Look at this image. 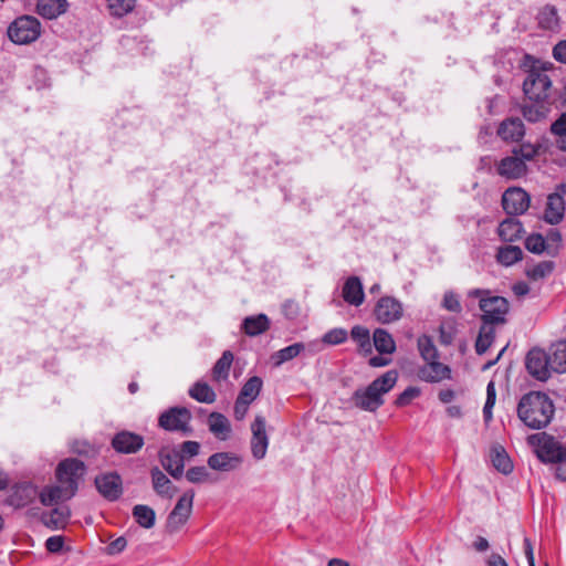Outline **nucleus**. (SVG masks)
Instances as JSON below:
<instances>
[{
	"mask_svg": "<svg viewBox=\"0 0 566 566\" xmlns=\"http://www.w3.org/2000/svg\"><path fill=\"white\" fill-rule=\"evenodd\" d=\"M555 407L551 398L539 391H531L520 399L517 405L518 419L530 429L545 428L554 416Z\"/></svg>",
	"mask_w": 566,
	"mask_h": 566,
	"instance_id": "obj_1",
	"label": "nucleus"
},
{
	"mask_svg": "<svg viewBox=\"0 0 566 566\" xmlns=\"http://www.w3.org/2000/svg\"><path fill=\"white\" fill-rule=\"evenodd\" d=\"M398 380V373L395 369L388 370L376 378L365 389H357L352 397L355 407L374 412L385 402L384 396L388 394Z\"/></svg>",
	"mask_w": 566,
	"mask_h": 566,
	"instance_id": "obj_2",
	"label": "nucleus"
},
{
	"mask_svg": "<svg viewBox=\"0 0 566 566\" xmlns=\"http://www.w3.org/2000/svg\"><path fill=\"white\" fill-rule=\"evenodd\" d=\"M469 297L479 298V306L482 311V321L484 324H503L505 315L509 312V302L505 297L492 295L488 290H471Z\"/></svg>",
	"mask_w": 566,
	"mask_h": 566,
	"instance_id": "obj_3",
	"label": "nucleus"
},
{
	"mask_svg": "<svg viewBox=\"0 0 566 566\" xmlns=\"http://www.w3.org/2000/svg\"><path fill=\"white\" fill-rule=\"evenodd\" d=\"M41 23L32 15H21L12 21L8 28L9 39L18 44H28L39 39Z\"/></svg>",
	"mask_w": 566,
	"mask_h": 566,
	"instance_id": "obj_4",
	"label": "nucleus"
},
{
	"mask_svg": "<svg viewBox=\"0 0 566 566\" xmlns=\"http://www.w3.org/2000/svg\"><path fill=\"white\" fill-rule=\"evenodd\" d=\"M528 442L537 447V455L543 462H566V447L555 441L545 432L530 436Z\"/></svg>",
	"mask_w": 566,
	"mask_h": 566,
	"instance_id": "obj_5",
	"label": "nucleus"
},
{
	"mask_svg": "<svg viewBox=\"0 0 566 566\" xmlns=\"http://www.w3.org/2000/svg\"><path fill=\"white\" fill-rule=\"evenodd\" d=\"M191 413L185 407H172L159 416L158 424L167 431H179L184 434L191 433Z\"/></svg>",
	"mask_w": 566,
	"mask_h": 566,
	"instance_id": "obj_6",
	"label": "nucleus"
},
{
	"mask_svg": "<svg viewBox=\"0 0 566 566\" xmlns=\"http://www.w3.org/2000/svg\"><path fill=\"white\" fill-rule=\"evenodd\" d=\"M552 81L541 71L532 70L524 83L523 91L530 101H548Z\"/></svg>",
	"mask_w": 566,
	"mask_h": 566,
	"instance_id": "obj_7",
	"label": "nucleus"
},
{
	"mask_svg": "<svg viewBox=\"0 0 566 566\" xmlns=\"http://www.w3.org/2000/svg\"><path fill=\"white\" fill-rule=\"evenodd\" d=\"M84 473V463L77 459H65L59 463L55 470L57 482L65 489L73 488L74 494Z\"/></svg>",
	"mask_w": 566,
	"mask_h": 566,
	"instance_id": "obj_8",
	"label": "nucleus"
},
{
	"mask_svg": "<svg viewBox=\"0 0 566 566\" xmlns=\"http://www.w3.org/2000/svg\"><path fill=\"white\" fill-rule=\"evenodd\" d=\"M525 366L530 375L539 381H546L554 371L548 353L541 348H532L527 353Z\"/></svg>",
	"mask_w": 566,
	"mask_h": 566,
	"instance_id": "obj_9",
	"label": "nucleus"
},
{
	"mask_svg": "<svg viewBox=\"0 0 566 566\" xmlns=\"http://www.w3.org/2000/svg\"><path fill=\"white\" fill-rule=\"evenodd\" d=\"M495 171L503 179L512 181L526 177L528 167L520 156L511 151V155L495 163Z\"/></svg>",
	"mask_w": 566,
	"mask_h": 566,
	"instance_id": "obj_10",
	"label": "nucleus"
},
{
	"mask_svg": "<svg viewBox=\"0 0 566 566\" xmlns=\"http://www.w3.org/2000/svg\"><path fill=\"white\" fill-rule=\"evenodd\" d=\"M374 315L377 322L381 324L395 323L403 315L402 303L392 296H382L375 305Z\"/></svg>",
	"mask_w": 566,
	"mask_h": 566,
	"instance_id": "obj_11",
	"label": "nucleus"
},
{
	"mask_svg": "<svg viewBox=\"0 0 566 566\" xmlns=\"http://www.w3.org/2000/svg\"><path fill=\"white\" fill-rule=\"evenodd\" d=\"M528 193L520 187H511L502 196V206L510 216L523 214L530 207Z\"/></svg>",
	"mask_w": 566,
	"mask_h": 566,
	"instance_id": "obj_12",
	"label": "nucleus"
},
{
	"mask_svg": "<svg viewBox=\"0 0 566 566\" xmlns=\"http://www.w3.org/2000/svg\"><path fill=\"white\" fill-rule=\"evenodd\" d=\"M39 497V489L31 482L14 484L7 499V503L14 509H23Z\"/></svg>",
	"mask_w": 566,
	"mask_h": 566,
	"instance_id": "obj_13",
	"label": "nucleus"
},
{
	"mask_svg": "<svg viewBox=\"0 0 566 566\" xmlns=\"http://www.w3.org/2000/svg\"><path fill=\"white\" fill-rule=\"evenodd\" d=\"M266 421L263 416H256L254 421L251 423V452L254 459L262 460L268 451L269 437L266 434Z\"/></svg>",
	"mask_w": 566,
	"mask_h": 566,
	"instance_id": "obj_14",
	"label": "nucleus"
},
{
	"mask_svg": "<svg viewBox=\"0 0 566 566\" xmlns=\"http://www.w3.org/2000/svg\"><path fill=\"white\" fill-rule=\"evenodd\" d=\"M143 446L144 438L140 434L126 430L117 432L112 439V447L118 453H136Z\"/></svg>",
	"mask_w": 566,
	"mask_h": 566,
	"instance_id": "obj_15",
	"label": "nucleus"
},
{
	"mask_svg": "<svg viewBox=\"0 0 566 566\" xmlns=\"http://www.w3.org/2000/svg\"><path fill=\"white\" fill-rule=\"evenodd\" d=\"M159 461L163 468L176 480L184 475L185 464L178 449L164 447L159 451Z\"/></svg>",
	"mask_w": 566,
	"mask_h": 566,
	"instance_id": "obj_16",
	"label": "nucleus"
},
{
	"mask_svg": "<svg viewBox=\"0 0 566 566\" xmlns=\"http://www.w3.org/2000/svg\"><path fill=\"white\" fill-rule=\"evenodd\" d=\"M496 133L505 143H520L525 136V126L522 119L510 117L500 123Z\"/></svg>",
	"mask_w": 566,
	"mask_h": 566,
	"instance_id": "obj_17",
	"label": "nucleus"
},
{
	"mask_svg": "<svg viewBox=\"0 0 566 566\" xmlns=\"http://www.w3.org/2000/svg\"><path fill=\"white\" fill-rule=\"evenodd\" d=\"M98 492L107 500L115 501L122 494V480L117 473H107L95 479Z\"/></svg>",
	"mask_w": 566,
	"mask_h": 566,
	"instance_id": "obj_18",
	"label": "nucleus"
},
{
	"mask_svg": "<svg viewBox=\"0 0 566 566\" xmlns=\"http://www.w3.org/2000/svg\"><path fill=\"white\" fill-rule=\"evenodd\" d=\"M421 380L427 382H440L451 378V369L449 366L440 363L438 359L427 361L418 373Z\"/></svg>",
	"mask_w": 566,
	"mask_h": 566,
	"instance_id": "obj_19",
	"label": "nucleus"
},
{
	"mask_svg": "<svg viewBox=\"0 0 566 566\" xmlns=\"http://www.w3.org/2000/svg\"><path fill=\"white\" fill-rule=\"evenodd\" d=\"M73 496L74 489H65L60 483L56 485H46L39 491V500L44 506H52L61 501H67Z\"/></svg>",
	"mask_w": 566,
	"mask_h": 566,
	"instance_id": "obj_20",
	"label": "nucleus"
},
{
	"mask_svg": "<svg viewBox=\"0 0 566 566\" xmlns=\"http://www.w3.org/2000/svg\"><path fill=\"white\" fill-rule=\"evenodd\" d=\"M207 462L212 470L230 472L240 467L242 459L232 452H217L211 454Z\"/></svg>",
	"mask_w": 566,
	"mask_h": 566,
	"instance_id": "obj_21",
	"label": "nucleus"
},
{
	"mask_svg": "<svg viewBox=\"0 0 566 566\" xmlns=\"http://www.w3.org/2000/svg\"><path fill=\"white\" fill-rule=\"evenodd\" d=\"M565 213V201L558 193H551L547 197V205L544 213V220L549 224L559 223Z\"/></svg>",
	"mask_w": 566,
	"mask_h": 566,
	"instance_id": "obj_22",
	"label": "nucleus"
},
{
	"mask_svg": "<svg viewBox=\"0 0 566 566\" xmlns=\"http://www.w3.org/2000/svg\"><path fill=\"white\" fill-rule=\"evenodd\" d=\"M150 476L154 491L159 496L171 499L176 494L177 488L158 468H153L150 470Z\"/></svg>",
	"mask_w": 566,
	"mask_h": 566,
	"instance_id": "obj_23",
	"label": "nucleus"
},
{
	"mask_svg": "<svg viewBox=\"0 0 566 566\" xmlns=\"http://www.w3.org/2000/svg\"><path fill=\"white\" fill-rule=\"evenodd\" d=\"M343 298L350 305L359 306L364 302V290L357 276H350L343 286Z\"/></svg>",
	"mask_w": 566,
	"mask_h": 566,
	"instance_id": "obj_24",
	"label": "nucleus"
},
{
	"mask_svg": "<svg viewBox=\"0 0 566 566\" xmlns=\"http://www.w3.org/2000/svg\"><path fill=\"white\" fill-rule=\"evenodd\" d=\"M551 109L548 101H530L522 107L524 118L531 123L544 119Z\"/></svg>",
	"mask_w": 566,
	"mask_h": 566,
	"instance_id": "obj_25",
	"label": "nucleus"
},
{
	"mask_svg": "<svg viewBox=\"0 0 566 566\" xmlns=\"http://www.w3.org/2000/svg\"><path fill=\"white\" fill-rule=\"evenodd\" d=\"M66 0H38L36 12L49 20L55 19L67 9Z\"/></svg>",
	"mask_w": 566,
	"mask_h": 566,
	"instance_id": "obj_26",
	"label": "nucleus"
},
{
	"mask_svg": "<svg viewBox=\"0 0 566 566\" xmlns=\"http://www.w3.org/2000/svg\"><path fill=\"white\" fill-rule=\"evenodd\" d=\"M270 328V319L265 314L248 316L242 322V329L248 336H258Z\"/></svg>",
	"mask_w": 566,
	"mask_h": 566,
	"instance_id": "obj_27",
	"label": "nucleus"
},
{
	"mask_svg": "<svg viewBox=\"0 0 566 566\" xmlns=\"http://www.w3.org/2000/svg\"><path fill=\"white\" fill-rule=\"evenodd\" d=\"M70 518L67 507H55L50 513L42 515L43 524L51 530L64 528Z\"/></svg>",
	"mask_w": 566,
	"mask_h": 566,
	"instance_id": "obj_28",
	"label": "nucleus"
},
{
	"mask_svg": "<svg viewBox=\"0 0 566 566\" xmlns=\"http://www.w3.org/2000/svg\"><path fill=\"white\" fill-rule=\"evenodd\" d=\"M209 430L220 440L228 439L231 432L229 420L219 412L210 413L208 418Z\"/></svg>",
	"mask_w": 566,
	"mask_h": 566,
	"instance_id": "obj_29",
	"label": "nucleus"
},
{
	"mask_svg": "<svg viewBox=\"0 0 566 566\" xmlns=\"http://www.w3.org/2000/svg\"><path fill=\"white\" fill-rule=\"evenodd\" d=\"M522 231V223L514 218L503 220L497 228L500 238L506 242H513L520 239Z\"/></svg>",
	"mask_w": 566,
	"mask_h": 566,
	"instance_id": "obj_30",
	"label": "nucleus"
},
{
	"mask_svg": "<svg viewBox=\"0 0 566 566\" xmlns=\"http://www.w3.org/2000/svg\"><path fill=\"white\" fill-rule=\"evenodd\" d=\"M549 358L553 370L566 373V340H558L549 347Z\"/></svg>",
	"mask_w": 566,
	"mask_h": 566,
	"instance_id": "obj_31",
	"label": "nucleus"
},
{
	"mask_svg": "<svg viewBox=\"0 0 566 566\" xmlns=\"http://www.w3.org/2000/svg\"><path fill=\"white\" fill-rule=\"evenodd\" d=\"M538 25L548 31H558L559 29V18L557 10L554 6H545L541 9L538 15Z\"/></svg>",
	"mask_w": 566,
	"mask_h": 566,
	"instance_id": "obj_32",
	"label": "nucleus"
},
{
	"mask_svg": "<svg viewBox=\"0 0 566 566\" xmlns=\"http://www.w3.org/2000/svg\"><path fill=\"white\" fill-rule=\"evenodd\" d=\"M373 340L379 354H392L396 350V343L392 336L382 328H377L374 332Z\"/></svg>",
	"mask_w": 566,
	"mask_h": 566,
	"instance_id": "obj_33",
	"label": "nucleus"
},
{
	"mask_svg": "<svg viewBox=\"0 0 566 566\" xmlns=\"http://www.w3.org/2000/svg\"><path fill=\"white\" fill-rule=\"evenodd\" d=\"M555 269V262L551 260L541 261L533 265H527L525 270L526 276L532 281H541L549 276Z\"/></svg>",
	"mask_w": 566,
	"mask_h": 566,
	"instance_id": "obj_34",
	"label": "nucleus"
},
{
	"mask_svg": "<svg viewBox=\"0 0 566 566\" xmlns=\"http://www.w3.org/2000/svg\"><path fill=\"white\" fill-rule=\"evenodd\" d=\"M305 349V346L303 343H294L290 346H286L277 352H275L271 359L274 364V366H281L282 364L292 360L293 358L297 357L303 350Z\"/></svg>",
	"mask_w": 566,
	"mask_h": 566,
	"instance_id": "obj_35",
	"label": "nucleus"
},
{
	"mask_svg": "<svg viewBox=\"0 0 566 566\" xmlns=\"http://www.w3.org/2000/svg\"><path fill=\"white\" fill-rule=\"evenodd\" d=\"M133 516L137 524L144 528H151L155 525L156 514L148 505H135L133 507Z\"/></svg>",
	"mask_w": 566,
	"mask_h": 566,
	"instance_id": "obj_36",
	"label": "nucleus"
},
{
	"mask_svg": "<svg viewBox=\"0 0 566 566\" xmlns=\"http://www.w3.org/2000/svg\"><path fill=\"white\" fill-rule=\"evenodd\" d=\"M523 251L516 245H504L499 248L496 260L504 266H510L522 260Z\"/></svg>",
	"mask_w": 566,
	"mask_h": 566,
	"instance_id": "obj_37",
	"label": "nucleus"
},
{
	"mask_svg": "<svg viewBox=\"0 0 566 566\" xmlns=\"http://www.w3.org/2000/svg\"><path fill=\"white\" fill-rule=\"evenodd\" d=\"M233 361V354L226 350L222 356L217 360L212 368V378L216 381L224 380L229 376V370Z\"/></svg>",
	"mask_w": 566,
	"mask_h": 566,
	"instance_id": "obj_38",
	"label": "nucleus"
},
{
	"mask_svg": "<svg viewBox=\"0 0 566 566\" xmlns=\"http://www.w3.org/2000/svg\"><path fill=\"white\" fill-rule=\"evenodd\" d=\"M189 395L191 398L203 403H212L216 400V392L213 389L207 382L202 381L196 382L189 389Z\"/></svg>",
	"mask_w": 566,
	"mask_h": 566,
	"instance_id": "obj_39",
	"label": "nucleus"
},
{
	"mask_svg": "<svg viewBox=\"0 0 566 566\" xmlns=\"http://www.w3.org/2000/svg\"><path fill=\"white\" fill-rule=\"evenodd\" d=\"M491 460L494 468L503 474H509L513 470V464L502 447H494L491 451Z\"/></svg>",
	"mask_w": 566,
	"mask_h": 566,
	"instance_id": "obj_40",
	"label": "nucleus"
},
{
	"mask_svg": "<svg viewBox=\"0 0 566 566\" xmlns=\"http://www.w3.org/2000/svg\"><path fill=\"white\" fill-rule=\"evenodd\" d=\"M193 497L195 492L192 490L186 491L177 501L171 513L188 521L192 512Z\"/></svg>",
	"mask_w": 566,
	"mask_h": 566,
	"instance_id": "obj_41",
	"label": "nucleus"
},
{
	"mask_svg": "<svg viewBox=\"0 0 566 566\" xmlns=\"http://www.w3.org/2000/svg\"><path fill=\"white\" fill-rule=\"evenodd\" d=\"M137 0H107V10L114 18H123L132 13Z\"/></svg>",
	"mask_w": 566,
	"mask_h": 566,
	"instance_id": "obj_42",
	"label": "nucleus"
},
{
	"mask_svg": "<svg viewBox=\"0 0 566 566\" xmlns=\"http://www.w3.org/2000/svg\"><path fill=\"white\" fill-rule=\"evenodd\" d=\"M418 350L422 359L427 363L439 358V353L433 340L428 335L419 336L417 340Z\"/></svg>",
	"mask_w": 566,
	"mask_h": 566,
	"instance_id": "obj_43",
	"label": "nucleus"
},
{
	"mask_svg": "<svg viewBox=\"0 0 566 566\" xmlns=\"http://www.w3.org/2000/svg\"><path fill=\"white\" fill-rule=\"evenodd\" d=\"M495 331L493 325L484 324L480 329L475 342V350L479 355L484 354L493 343Z\"/></svg>",
	"mask_w": 566,
	"mask_h": 566,
	"instance_id": "obj_44",
	"label": "nucleus"
},
{
	"mask_svg": "<svg viewBox=\"0 0 566 566\" xmlns=\"http://www.w3.org/2000/svg\"><path fill=\"white\" fill-rule=\"evenodd\" d=\"M512 153L520 156L526 164L534 160L542 153V144L522 143L520 146L514 147Z\"/></svg>",
	"mask_w": 566,
	"mask_h": 566,
	"instance_id": "obj_45",
	"label": "nucleus"
},
{
	"mask_svg": "<svg viewBox=\"0 0 566 566\" xmlns=\"http://www.w3.org/2000/svg\"><path fill=\"white\" fill-rule=\"evenodd\" d=\"M350 336L355 340L359 349L365 354L371 353V342L369 331L360 325H356L350 331Z\"/></svg>",
	"mask_w": 566,
	"mask_h": 566,
	"instance_id": "obj_46",
	"label": "nucleus"
},
{
	"mask_svg": "<svg viewBox=\"0 0 566 566\" xmlns=\"http://www.w3.org/2000/svg\"><path fill=\"white\" fill-rule=\"evenodd\" d=\"M261 388L262 379L256 376L251 377L241 388L238 398L252 402L259 396Z\"/></svg>",
	"mask_w": 566,
	"mask_h": 566,
	"instance_id": "obj_47",
	"label": "nucleus"
},
{
	"mask_svg": "<svg viewBox=\"0 0 566 566\" xmlns=\"http://www.w3.org/2000/svg\"><path fill=\"white\" fill-rule=\"evenodd\" d=\"M439 340L442 345L452 344L457 335V322L452 318L444 319L439 328Z\"/></svg>",
	"mask_w": 566,
	"mask_h": 566,
	"instance_id": "obj_48",
	"label": "nucleus"
},
{
	"mask_svg": "<svg viewBox=\"0 0 566 566\" xmlns=\"http://www.w3.org/2000/svg\"><path fill=\"white\" fill-rule=\"evenodd\" d=\"M525 247L530 252L536 254L543 253L547 248L545 238L539 233L528 235L525 240Z\"/></svg>",
	"mask_w": 566,
	"mask_h": 566,
	"instance_id": "obj_49",
	"label": "nucleus"
},
{
	"mask_svg": "<svg viewBox=\"0 0 566 566\" xmlns=\"http://www.w3.org/2000/svg\"><path fill=\"white\" fill-rule=\"evenodd\" d=\"M348 337V333L344 328H333L324 334L322 342L326 345L343 344Z\"/></svg>",
	"mask_w": 566,
	"mask_h": 566,
	"instance_id": "obj_50",
	"label": "nucleus"
},
{
	"mask_svg": "<svg viewBox=\"0 0 566 566\" xmlns=\"http://www.w3.org/2000/svg\"><path fill=\"white\" fill-rule=\"evenodd\" d=\"M210 473L206 467H192L186 472V479L191 483H205L208 482Z\"/></svg>",
	"mask_w": 566,
	"mask_h": 566,
	"instance_id": "obj_51",
	"label": "nucleus"
},
{
	"mask_svg": "<svg viewBox=\"0 0 566 566\" xmlns=\"http://www.w3.org/2000/svg\"><path fill=\"white\" fill-rule=\"evenodd\" d=\"M188 521L174 513H169L165 524V532L169 535L178 533Z\"/></svg>",
	"mask_w": 566,
	"mask_h": 566,
	"instance_id": "obj_52",
	"label": "nucleus"
},
{
	"mask_svg": "<svg viewBox=\"0 0 566 566\" xmlns=\"http://www.w3.org/2000/svg\"><path fill=\"white\" fill-rule=\"evenodd\" d=\"M420 396V389L417 387H408L406 388L395 400V405L397 407H406L411 403V401Z\"/></svg>",
	"mask_w": 566,
	"mask_h": 566,
	"instance_id": "obj_53",
	"label": "nucleus"
},
{
	"mask_svg": "<svg viewBox=\"0 0 566 566\" xmlns=\"http://www.w3.org/2000/svg\"><path fill=\"white\" fill-rule=\"evenodd\" d=\"M200 444L197 441H185L181 443L179 454L182 455V462L190 460L199 453Z\"/></svg>",
	"mask_w": 566,
	"mask_h": 566,
	"instance_id": "obj_54",
	"label": "nucleus"
},
{
	"mask_svg": "<svg viewBox=\"0 0 566 566\" xmlns=\"http://www.w3.org/2000/svg\"><path fill=\"white\" fill-rule=\"evenodd\" d=\"M442 305L446 310L453 313H460L462 310L459 297L453 292H447L444 294Z\"/></svg>",
	"mask_w": 566,
	"mask_h": 566,
	"instance_id": "obj_55",
	"label": "nucleus"
},
{
	"mask_svg": "<svg viewBox=\"0 0 566 566\" xmlns=\"http://www.w3.org/2000/svg\"><path fill=\"white\" fill-rule=\"evenodd\" d=\"M127 546V541L125 537L120 536L114 541H112L107 547L106 552L108 555H116L123 552Z\"/></svg>",
	"mask_w": 566,
	"mask_h": 566,
	"instance_id": "obj_56",
	"label": "nucleus"
},
{
	"mask_svg": "<svg viewBox=\"0 0 566 566\" xmlns=\"http://www.w3.org/2000/svg\"><path fill=\"white\" fill-rule=\"evenodd\" d=\"M64 539L62 536H51L45 541V548L50 553H59L62 551Z\"/></svg>",
	"mask_w": 566,
	"mask_h": 566,
	"instance_id": "obj_57",
	"label": "nucleus"
},
{
	"mask_svg": "<svg viewBox=\"0 0 566 566\" xmlns=\"http://www.w3.org/2000/svg\"><path fill=\"white\" fill-rule=\"evenodd\" d=\"M551 133L554 136L566 133V112L562 113L560 116L551 125Z\"/></svg>",
	"mask_w": 566,
	"mask_h": 566,
	"instance_id": "obj_58",
	"label": "nucleus"
},
{
	"mask_svg": "<svg viewBox=\"0 0 566 566\" xmlns=\"http://www.w3.org/2000/svg\"><path fill=\"white\" fill-rule=\"evenodd\" d=\"M250 403H251L250 401L237 398L235 403H234V417H235V419L242 420L245 417Z\"/></svg>",
	"mask_w": 566,
	"mask_h": 566,
	"instance_id": "obj_59",
	"label": "nucleus"
},
{
	"mask_svg": "<svg viewBox=\"0 0 566 566\" xmlns=\"http://www.w3.org/2000/svg\"><path fill=\"white\" fill-rule=\"evenodd\" d=\"M553 56L556 61L566 64V40L559 41L554 46Z\"/></svg>",
	"mask_w": 566,
	"mask_h": 566,
	"instance_id": "obj_60",
	"label": "nucleus"
},
{
	"mask_svg": "<svg viewBox=\"0 0 566 566\" xmlns=\"http://www.w3.org/2000/svg\"><path fill=\"white\" fill-rule=\"evenodd\" d=\"M496 399V390L493 381H490L486 387V401L485 406L494 407Z\"/></svg>",
	"mask_w": 566,
	"mask_h": 566,
	"instance_id": "obj_61",
	"label": "nucleus"
},
{
	"mask_svg": "<svg viewBox=\"0 0 566 566\" xmlns=\"http://www.w3.org/2000/svg\"><path fill=\"white\" fill-rule=\"evenodd\" d=\"M283 311L289 318H294L298 314V306L295 302L287 301L283 305Z\"/></svg>",
	"mask_w": 566,
	"mask_h": 566,
	"instance_id": "obj_62",
	"label": "nucleus"
},
{
	"mask_svg": "<svg viewBox=\"0 0 566 566\" xmlns=\"http://www.w3.org/2000/svg\"><path fill=\"white\" fill-rule=\"evenodd\" d=\"M524 551H525V555H526L530 566H535L534 565L533 546L528 538H524Z\"/></svg>",
	"mask_w": 566,
	"mask_h": 566,
	"instance_id": "obj_63",
	"label": "nucleus"
},
{
	"mask_svg": "<svg viewBox=\"0 0 566 566\" xmlns=\"http://www.w3.org/2000/svg\"><path fill=\"white\" fill-rule=\"evenodd\" d=\"M489 566H509L505 559L499 554H492L488 560Z\"/></svg>",
	"mask_w": 566,
	"mask_h": 566,
	"instance_id": "obj_64",
	"label": "nucleus"
}]
</instances>
